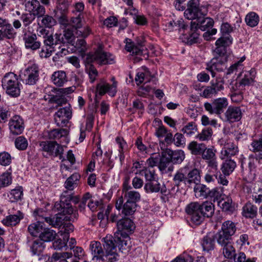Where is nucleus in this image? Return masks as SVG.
<instances>
[{
	"mask_svg": "<svg viewBox=\"0 0 262 262\" xmlns=\"http://www.w3.org/2000/svg\"><path fill=\"white\" fill-rule=\"evenodd\" d=\"M26 244L30 248L33 255H40L45 247L43 242L39 239H34L30 237H27Z\"/></svg>",
	"mask_w": 262,
	"mask_h": 262,
	"instance_id": "nucleus-22",
	"label": "nucleus"
},
{
	"mask_svg": "<svg viewBox=\"0 0 262 262\" xmlns=\"http://www.w3.org/2000/svg\"><path fill=\"white\" fill-rule=\"evenodd\" d=\"M224 256L227 259H232L235 258L236 256L235 248L233 247V243L222 246Z\"/></svg>",
	"mask_w": 262,
	"mask_h": 262,
	"instance_id": "nucleus-41",
	"label": "nucleus"
},
{
	"mask_svg": "<svg viewBox=\"0 0 262 262\" xmlns=\"http://www.w3.org/2000/svg\"><path fill=\"white\" fill-rule=\"evenodd\" d=\"M187 166L180 168L176 172L173 178V181L175 186L179 187L182 183L187 184Z\"/></svg>",
	"mask_w": 262,
	"mask_h": 262,
	"instance_id": "nucleus-29",
	"label": "nucleus"
},
{
	"mask_svg": "<svg viewBox=\"0 0 262 262\" xmlns=\"http://www.w3.org/2000/svg\"><path fill=\"white\" fill-rule=\"evenodd\" d=\"M117 226L118 231L123 234H127V233H132L135 229V225L133 221L129 218H123L117 222Z\"/></svg>",
	"mask_w": 262,
	"mask_h": 262,
	"instance_id": "nucleus-20",
	"label": "nucleus"
},
{
	"mask_svg": "<svg viewBox=\"0 0 262 262\" xmlns=\"http://www.w3.org/2000/svg\"><path fill=\"white\" fill-rule=\"evenodd\" d=\"M145 191L148 192H158L161 189V184L158 181L153 180L147 182L144 187Z\"/></svg>",
	"mask_w": 262,
	"mask_h": 262,
	"instance_id": "nucleus-48",
	"label": "nucleus"
},
{
	"mask_svg": "<svg viewBox=\"0 0 262 262\" xmlns=\"http://www.w3.org/2000/svg\"><path fill=\"white\" fill-rule=\"evenodd\" d=\"M214 21L210 17L201 16L197 21H191V29L193 31L198 30L200 29L202 31H205L207 29L212 27Z\"/></svg>",
	"mask_w": 262,
	"mask_h": 262,
	"instance_id": "nucleus-21",
	"label": "nucleus"
},
{
	"mask_svg": "<svg viewBox=\"0 0 262 262\" xmlns=\"http://www.w3.org/2000/svg\"><path fill=\"white\" fill-rule=\"evenodd\" d=\"M239 152L237 145L232 142H227L221 150V158L222 160L226 158H231V157L236 155Z\"/></svg>",
	"mask_w": 262,
	"mask_h": 262,
	"instance_id": "nucleus-25",
	"label": "nucleus"
},
{
	"mask_svg": "<svg viewBox=\"0 0 262 262\" xmlns=\"http://www.w3.org/2000/svg\"><path fill=\"white\" fill-rule=\"evenodd\" d=\"M24 214L20 211H17L15 214H10L4 218L2 222L6 226H15L18 224L24 218Z\"/></svg>",
	"mask_w": 262,
	"mask_h": 262,
	"instance_id": "nucleus-28",
	"label": "nucleus"
},
{
	"mask_svg": "<svg viewBox=\"0 0 262 262\" xmlns=\"http://www.w3.org/2000/svg\"><path fill=\"white\" fill-rule=\"evenodd\" d=\"M12 158L11 155L7 152L0 153V164L3 166H8L11 163Z\"/></svg>",
	"mask_w": 262,
	"mask_h": 262,
	"instance_id": "nucleus-61",
	"label": "nucleus"
},
{
	"mask_svg": "<svg viewBox=\"0 0 262 262\" xmlns=\"http://www.w3.org/2000/svg\"><path fill=\"white\" fill-rule=\"evenodd\" d=\"M212 129L210 127H207L198 133L195 136V139L201 142L208 141L212 138Z\"/></svg>",
	"mask_w": 262,
	"mask_h": 262,
	"instance_id": "nucleus-47",
	"label": "nucleus"
},
{
	"mask_svg": "<svg viewBox=\"0 0 262 262\" xmlns=\"http://www.w3.org/2000/svg\"><path fill=\"white\" fill-rule=\"evenodd\" d=\"M207 13V8L204 6H200L199 0H190L188 3L184 15L188 19H195L197 21L201 16H205Z\"/></svg>",
	"mask_w": 262,
	"mask_h": 262,
	"instance_id": "nucleus-4",
	"label": "nucleus"
},
{
	"mask_svg": "<svg viewBox=\"0 0 262 262\" xmlns=\"http://www.w3.org/2000/svg\"><path fill=\"white\" fill-rule=\"evenodd\" d=\"M2 86L6 93L12 97H17L20 93L21 84L17 75L12 72L6 73L2 79Z\"/></svg>",
	"mask_w": 262,
	"mask_h": 262,
	"instance_id": "nucleus-3",
	"label": "nucleus"
},
{
	"mask_svg": "<svg viewBox=\"0 0 262 262\" xmlns=\"http://www.w3.org/2000/svg\"><path fill=\"white\" fill-rule=\"evenodd\" d=\"M68 134L67 129H54L49 133V138L50 139H59L65 138Z\"/></svg>",
	"mask_w": 262,
	"mask_h": 262,
	"instance_id": "nucleus-50",
	"label": "nucleus"
},
{
	"mask_svg": "<svg viewBox=\"0 0 262 262\" xmlns=\"http://www.w3.org/2000/svg\"><path fill=\"white\" fill-rule=\"evenodd\" d=\"M137 204L126 201L122 207V213L125 216L133 215L136 210Z\"/></svg>",
	"mask_w": 262,
	"mask_h": 262,
	"instance_id": "nucleus-51",
	"label": "nucleus"
},
{
	"mask_svg": "<svg viewBox=\"0 0 262 262\" xmlns=\"http://www.w3.org/2000/svg\"><path fill=\"white\" fill-rule=\"evenodd\" d=\"M51 79L53 83L57 86H62L68 81L66 72L63 71L54 72L52 75Z\"/></svg>",
	"mask_w": 262,
	"mask_h": 262,
	"instance_id": "nucleus-33",
	"label": "nucleus"
},
{
	"mask_svg": "<svg viewBox=\"0 0 262 262\" xmlns=\"http://www.w3.org/2000/svg\"><path fill=\"white\" fill-rule=\"evenodd\" d=\"M28 145V141L24 136H19L15 139V146L18 150H25L27 148Z\"/></svg>",
	"mask_w": 262,
	"mask_h": 262,
	"instance_id": "nucleus-55",
	"label": "nucleus"
},
{
	"mask_svg": "<svg viewBox=\"0 0 262 262\" xmlns=\"http://www.w3.org/2000/svg\"><path fill=\"white\" fill-rule=\"evenodd\" d=\"M115 242L118 246L119 250L122 253H126L130 250V244L128 234H123L120 232H116L114 233Z\"/></svg>",
	"mask_w": 262,
	"mask_h": 262,
	"instance_id": "nucleus-16",
	"label": "nucleus"
},
{
	"mask_svg": "<svg viewBox=\"0 0 262 262\" xmlns=\"http://www.w3.org/2000/svg\"><path fill=\"white\" fill-rule=\"evenodd\" d=\"M217 204L223 211L226 212L232 213L235 210L234 205L232 204V201L230 198H227L226 200L223 199L220 200L217 202Z\"/></svg>",
	"mask_w": 262,
	"mask_h": 262,
	"instance_id": "nucleus-42",
	"label": "nucleus"
},
{
	"mask_svg": "<svg viewBox=\"0 0 262 262\" xmlns=\"http://www.w3.org/2000/svg\"><path fill=\"white\" fill-rule=\"evenodd\" d=\"M11 183V173L9 172L4 173L0 176V187H4L9 185Z\"/></svg>",
	"mask_w": 262,
	"mask_h": 262,
	"instance_id": "nucleus-62",
	"label": "nucleus"
},
{
	"mask_svg": "<svg viewBox=\"0 0 262 262\" xmlns=\"http://www.w3.org/2000/svg\"><path fill=\"white\" fill-rule=\"evenodd\" d=\"M225 121L229 123L238 121L242 118V111L239 107L229 106L225 113Z\"/></svg>",
	"mask_w": 262,
	"mask_h": 262,
	"instance_id": "nucleus-24",
	"label": "nucleus"
},
{
	"mask_svg": "<svg viewBox=\"0 0 262 262\" xmlns=\"http://www.w3.org/2000/svg\"><path fill=\"white\" fill-rule=\"evenodd\" d=\"M187 184L191 185L195 184H199L201 182V176L200 170L197 168H193L188 171L187 167V173L186 174Z\"/></svg>",
	"mask_w": 262,
	"mask_h": 262,
	"instance_id": "nucleus-34",
	"label": "nucleus"
},
{
	"mask_svg": "<svg viewBox=\"0 0 262 262\" xmlns=\"http://www.w3.org/2000/svg\"><path fill=\"white\" fill-rule=\"evenodd\" d=\"M217 243L222 246L233 243L232 236L230 235L226 234L225 233L220 230L215 235Z\"/></svg>",
	"mask_w": 262,
	"mask_h": 262,
	"instance_id": "nucleus-46",
	"label": "nucleus"
},
{
	"mask_svg": "<svg viewBox=\"0 0 262 262\" xmlns=\"http://www.w3.org/2000/svg\"><path fill=\"white\" fill-rule=\"evenodd\" d=\"M22 36L25 48L27 49L35 51L40 48L41 43L37 40L36 34L30 31H25L23 32Z\"/></svg>",
	"mask_w": 262,
	"mask_h": 262,
	"instance_id": "nucleus-12",
	"label": "nucleus"
},
{
	"mask_svg": "<svg viewBox=\"0 0 262 262\" xmlns=\"http://www.w3.org/2000/svg\"><path fill=\"white\" fill-rule=\"evenodd\" d=\"M250 149L253 152L262 151V137L258 140H254L251 144Z\"/></svg>",
	"mask_w": 262,
	"mask_h": 262,
	"instance_id": "nucleus-64",
	"label": "nucleus"
},
{
	"mask_svg": "<svg viewBox=\"0 0 262 262\" xmlns=\"http://www.w3.org/2000/svg\"><path fill=\"white\" fill-rule=\"evenodd\" d=\"M201 244L204 251H209L214 249L215 238L212 235L207 234L202 239Z\"/></svg>",
	"mask_w": 262,
	"mask_h": 262,
	"instance_id": "nucleus-40",
	"label": "nucleus"
},
{
	"mask_svg": "<svg viewBox=\"0 0 262 262\" xmlns=\"http://www.w3.org/2000/svg\"><path fill=\"white\" fill-rule=\"evenodd\" d=\"M117 81H114L112 84H110L105 81L102 80L96 85V93H98L100 96H103L105 93H108L110 96L113 97L117 92Z\"/></svg>",
	"mask_w": 262,
	"mask_h": 262,
	"instance_id": "nucleus-13",
	"label": "nucleus"
},
{
	"mask_svg": "<svg viewBox=\"0 0 262 262\" xmlns=\"http://www.w3.org/2000/svg\"><path fill=\"white\" fill-rule=\"evenodd\" d=\"M190 154L195 156H201L206 148V145L204 143H199L196 141L190 142L187 147Z\"/></svg>",
	"mask_w": 262,
	"mask_h": 262,
	"instance_id": "nucleus-27",
	"label": "nucleus"
},
{
	"mask_svg": "<svg viewBox=\"0 0 262 262\" xmlns=\"http://www.w3.org/2000/svg\"><path fill=\"white\" fill-rule=\"evenodd\" d=\"M83 19L84 15L82 13H75L70 20L69 19L68 26L72 27L77 31V30L81 29Z\"/></svg>",
	"mask_w": 262,
	"mask_h": 262,
	"instance_id": "nucleus-35",
	"label": "nucleus"
},
{
	"mask_svg": "<svg viewBox=\"0 0 262 262\" xmlns=\"http://www.w3.org/2000/svg\"><path fill=\"white\" fill-rule=\"evenodd\" d=\"M236 230V226L234 223L231 221L224 222L222 226L221 231L226 234L232 236Z\"/></svg>",
	"mask_w": 262,
	"mask_h": 262,
	"instance_id": "nucleus-43",
	"label": "nucleus"
},
{
	"mask_svg": "<svg viewBox=\"0 0 262 262\" xmlns=\"http://www.w3.org/2000/svg\"><path fill=\"white\" fill-rule=\"evenodd\" d=\"M92 254L93 255V260L97 261H103L104 252L99 242L93 241L90 244Z\"/></svg>",
	"mask_w": 262,
	"mask_h": 262,
	"instance_id": "nucleus-26",
	"label": "nucleus"
},
{
	"mask_svg": "<svg viewBox=\"0 0 262 262\" xmlns=\"http://www.w3.org/2000/svg\"><path fill=\"white\" fill-rule=\"evenodd\" d=\"M104 256L108 262L116 261L118 260L117 245L115 242V236L107 235L103 238Z\"/></svg>",
	"mask_w": 262,
	"mask_h": 262,
	"instance_id": "nucleus-6",
	"label": "nucleus"
},
{
	"mask_svg": "<svg viewBox=\"0 0 262 262\" xmlns=\"http://www.w3.org/2000/svg\"><path fill=\"white\" fill-rule=\"evenodd\" d=\"M54 17L58 23L64 28L68 27L69 24V8L57 5L54 10Z\"/></svg>",
	"mask_w": 262,
	"mask_h": 262,
	"instance_id": "nucleus-15",
	"label": "nucleus"
},
{
	"mask_svg": "<svg viewBox=\"0 0 262 262\" xmlns=\"http://www.w3.org/2000/svg\"><path fill=\"white\" fill-rule=\"evenodd\" d=\"M197 130V126L193 122H190L185 125L182 129L181 132L183 134L191 135Z\"/></svg>",
	"mask_w": 262,
	"mask_h": 262,
	"instance_id": "nucleus-57",
	"label": "nucleus"
},
{
	"mask_svg": "<svg viewBox=\"0 0 262 262\" xmlns=\"http://www.w3.org/2000/svg\"><path fill=\"white\" fill-rule=\"evenodd\" d=\"M140 193L134 190H130L129 191H126L124 193V199L132 203H137L140 200Z\"/></svg>",
	"mask_w": 262,
	"mask_h": 262,
	"instance_id": "nucleus-53",
	"label": "nucleus"
},
{
	"mask_svg": "<svg viewBox=\"0 0 262 262\" xmlns=\"http://www.w3.org/2000/svg\"><path fill=\"white\" fill-rule=\"evenodd\" d=\"M80 178V176L77 173H74L68 178L64 183V187L67 189V191L72 192V191L77 186Z\"/></svg>",
	"mask_w": 262,
	"mask_h": 262,
	"instance_id": "nucleus-37",
	"label": "nucleus"
},
{
	"mask_svg": "<svg viewBox=\"0 0 262 262\" xmlns=\"http://www.w3.org/2000/svg\"><path fill=\"white\" fill-rule=\"evenodd\" d=\"M255 78L254 71L251 70L245 72L244 77L239 81H236L233 89L234 91H238L241 92L245 89V86L249 85L254 81Z\"/></svg>",
	"mask_w": 262,
	"mask_h": 262,
	"instance_id": "nucleus-18",
	"label": "nucleus"
},
{
	"mask_svg": "<svg viewBox=\"0 0 262 262\" xmlns=\"http://www.w3.org/2000/svg\"><path fill=\"white\" fill-rule=\"evenodd\" d=\"M57 234L55 231L49 228H43L39 239L42 242H50L55 239Z\"/></svg>",
	"mask_w": 262,
	"mask_h": 262,
	"instance_id": "nucleus-39",
	"label": "nucleus"
},
{
	"mask_svg": "<svg viewBox=\"0 0 262 262\" xmlns=\"http://www.w3.org/2000/svg\"><path fill=\"white\" fill-rule=\"evenodd\" d=\"M170 156L171 157V162L173 164L181 163L185 158V155L183 150H171L169 149Z\"/></svg>",
	"mask_w": 262,
	"mask_h": 262,
	"instance_id": "nucleus-45",
	"label": "nucleus"
},
{
	"mask_svg": "<svg viewBox=\"0 0 262 262\" xmlns=\"http://www.w3.org/2000/svg\"><path fill=\"white\" fill-rule=\"evenodd\" d=\"M227 61V56L214 57L207 63L206 70L210 72L212 76L214 77L215 76V71L221 72L226 68Z\"/></svg>",
	"mask_w": 262,
	"mask_h": 262,
	"instance_id": "nucleus-11",
	"label": "nucleus"
},
{
	"mask_svg": "<svg viewBox=\"0 0 262 262\" xmlns=\"http://www.w3.org/2000/svg\"><path fill=\"white\" fill-rule=\"evenodd\" d=\"M241 167L243 170H244L245 166L246 167L248 164L249 170L250 172H255L257 169L262 168V154L251 155L248 159H241Z\"/></svg>",
	"mask_w": 262,
	"mask_h": 262,
	"instance_id": "nucleus-9",
	"label": "nucleus"
},
{
	"mask_svg": "<svg viewBox=\"0 0 262 262\" xmlns=\"http://www.w3.org/2000/svg\"><path fill=\"white\" fill-rule=\"evenodd\" d=\"M257 208L250 202L243 207V215L247 218H254L257 215Z\"/></svg>",
	"mask_w": 262,
	"mask_h": 262,
	"instance_id": "nucleus-38",
	"label": "nucleus"
},
{
	"mask_svg": "<svg viewBox=\"0 0 262 262\" xmlns=\"http://www.w3.org/2000/svg\"><path fill=\"white\" fill-rule=\"evenodd\" d=\"M72 199V192L64 191L61 195L60 201L55 204L54 208L59 214L70 215L68 216L69 221L74 222L78 219V213L70 203Z\"/></svg>",
	"mask_w": 262,
	"mask_h": 262,
	"instance_id": "nucleus-2",
	"label": "nucleus"
},
{
	"mask_svg": "<svg viewBox=\"0 0 262 262\" xmlns=\"http://www.w3.org/2000/svg\"><path fill=\"white\" fill-rule=\"evenodd\" d=\"M245 21L247 25L253 27L258 24L259 17L255 13L250 12L246 15Z\"/></svg>",
	"mask_w": 262,
	"mask_h": 262,
	"instance_id": "nucleus-54",
	"label": "nucleus"
},
{
	"mask_svg": "<svg viewBox=\"0 0 262 262\" xmlns=\"http://www.w3.org/2000/svg\"><path fill=\"white\" fill-rule=\"evenodd\" d=\"M35 17L32 13H23L20 16L24 26L27 27L30 25L35 19Z\"/></svg>",
	"mask_w": 262,
	"mask_h": 262,
	"instance_id": "nucleus-59",
	"label": "nucleus"
},
{
	"mask_svg": "<svg viewBox=\"0 0 262 262\" xmlns=\"http://www.w3.org/2000/svg\"><path fill=\"white\" fill-rule=\"evenodd\" d=\"M42 150L48 155L54 157H59L61 161L64 160L63 156V149L59 144L56 141H42L40 143Z\"/></svg>",
	"mask_w": 262,
	"mask_h": 262,
	"instance_id": "nucleus-7",
	"label": "nucleus"
},
{
	"mask_svg": "<svg viewBox=\"0 0 262 262\" xmlns=\"http://www.w3.org/2000/svg\"><path fill=\"white\" fill-rule=\"evenodd\" d=\"M72 112L71 105L68 104L65 107H60L54 114V121L58 126H66L72 118Z\"/></svg>",
	"mask_w": 262,
	"mask_h": 262,
	"instance_id": "nucleus-10",
	"label": "nucleus"
},
{
	"mask_svg": "<svg viewBox=\"0 0 262 262\" xmlns=\"http://www.w3.org/2000/svg\"><path fill=\"white\" fill-rule=\"evenodd\" d=\"M202 158L204 160H210L213 159L216 156V150L213 147L206 148L203 154H201Z\"/></svg>",
	"mask_w": 262,
	"mask_h": 262,
	"instance_id": "nucleus-58",
	"label": "nucleus"
},
{
	"mask_svg": "<svg viewBox=\"0 0 262 262\" xmlns=\"http://www.w3.org/2000/svg\"><path fill=\"white\" fill-rule=\"evenodd\" d=\"M40 18L41 25L46 28H51L57 23L56 19L49 15L44 14Z\"/></svg>",
	"mask_w": 262,
	"mask_h": 262,
	"instance_id": "nucleus-52",
	"label": "nucleus"
},
{
	"mask_svg": "<svg viewBox=\"0 0 262 262\" xmlns=\"http://www.w3.org/2000/svg\"><path fill=\"white\" fill-rule=\"evenodd\" d=\"M11 202H15L21 200L23 197V188L21 186H18L12 189L8 195Z\"/></svg>",
	"mask_w": 262,
	"mask_h": 262,
	"instance_id": "nucleus-44",
	"label": "nucleus"
},
{
	"mask_svg": "<svg viewBox=\"0 0 262 262\" xmlns=\"http://www.w3.org/2000/svg\"><path fill=\"white\" fill-rule=\"evenodd\" d=\"M209 189V188L207 187L205 185L200 184L199 183V184L196 185L194 187V192L197 198H201L203 199L207 198Z\"/></svg>",
	"mask_w": 262,
	"mask_h": 262,
	"instance_id": "nucleus-49",
	"label": "nucleus"
},
{
	"mask_svg": "<svg viewBox=\"0 0 262 262\" xmlns=\"http://www.w3.org/2000/svg\"><path fill=\"white\" fill-rule=\"evenodd\" d=\"M214 211V205L208 201L202 204L191 202L185 208V211L190 216L191 222L196 225L201 224L205 217L212 216Z\"/></svg>",
	"mask_w": 262,
	"mask_h": 262,
	"instance_id": "nucleus-1",
	"label": "nucleus"
},
{
	"mask_svg": "<svg viewBox=\"0 0 262 262\" xmlns=\"http://www.w3.org/2000/svg\"><path fill=\"white\" fill-rule=\"evenodd\" d=\"M43 228V223L41 221H37L28 226V231L31 236L39 237Z\"/></svg>",
	"mask_w": 262,
	"mask_h": 262,
	"instance_id": "nucleus-36",
	"label": "nucleus"
},
{
	"mask_svg": "<svg viewBox=\"0 0 262 262\" xmlns=\"http://www.w3.org/2000/svg\"><path fill=\"white\" fill-rule=\"evenodd\" d=\"M232 42V39L231 37H221L219 38L215 42L216 48L214 50L216 54L215 57H222V56H227L226 47L231 44Z\"/></svg>",
	"mask_w": 262,
	"mask_h": 262,
	"instance_id": "nucleus-17",
	"label": "nucleus"
},
{
	"mask_svg": "<svg viewBox=\"0 0 262 262\" xmlns=\"http://www.w3.org/2000/svg\"><path fill=\"white\" fill-rule=\"evenodd\" d=\"M228 102L227 98H219L214 99L212 103L206 102L204 103V108L206 111L211 114L221 115L227 107Z\"/></svg>",
	"mask_w": 262,
	"mask_h": 262,
	"instance_id": "nucleus-8",
	"label": "nucleus"
},
{
	"mask_svg": "<svg viewBox=\"0 0 262 262\" xmlns=\"http://www.w3.org/2000/svg\"><path fill=\"white\" fill-rule=\"evenodd\" d=\"M169 152V149H166L162 151L161 155L159 154V168L161 171L165 170L171 162V157L170 156Z\"/></svg>",
	"mask_w": 262,
	"mask_h": 262,
	"instance_id": "nucleus-30",
	"label": "nucleus"
},
{
	"mask_svg": "<svg viewBox=\"0 0 262 262\" xmlns=\"http://www.w3.org/2000/svg\"><path fill=\"white\" fill-rule=\"evenodd\" d=\"M224 81L221 79H216L211 81L210 86L215 95H216L219 92L224 90Z\"/></svg>",
	"mask_w": 262,
	"mask_h": 262,
	"instance_id": "nucleus-56",
	"label": "nucleus"
},
{
	"mask_svg": "<svg viewBox=\"0 0 262 262\" xmlns=\"http://www.w3.org/2000/svg\"><path fill=\"white\" fill-rule=\"evenodd\" d=\"M159 153H153L150 157L147 160L146 163L150 167H154L156 166L159 167Z\"/></svg>",
	"mask_w": 262,
	"mask_h": 262,
	"instance_id": "nucleus-60",
	"label": "nucleus"
},
{
	"mask_svg": "<svg viewBox=\"0 0 262 262\" xmlns=\"http://www.w3.org/2000/svg\"><path fill=\"white\" fill-rule=\"evenodd\" d=\"M126 40L127 41L125 45V49L127 51L132 53L133 55L142 56L145 59L148 57L146 49L137 46L135 42L131 41L130 39H126Z\"/></svg>",
	"mask_w": 262,
	"mask_h": 262,
	"instance_id": "nucleus-23",
	"label": "nucleus"
},
{
	"mask_svg": "<svg viewBox=\"0 0 262 262\" xmlns=\"http://www.w3.org/2000/svg\"><path fill=\"white\" fill-rule=\"evenodd\" d=\"M27 78L26 79V83L29 85L35 84L38 80L39 72L37 68L31 67L26 70Z\"/></svg>",
	"mask_w": 262,
	"mask_h": 262,
	"instance_id": "nucleus-32",
	"label": "nucleus"
},
{
	"mask_svg": "<svg viewBox=\"0 0 262 262\" xmlns=\"http://www.w3.org/2000/svg\"><path fill=\"white\" fill-rule=\"evenodd\" d=\"M9 127L12 134L15 135L21 134L24 129L23 119L18 115L13 116L9 120Z\"/></svg>",
	"mask_w": 262,
	"mask_h": 262,
	"instance_id": "nucleus-19",
	"label": "nucleus"
},
{
	"mask_svg": "<svg viewBox=\"0 0 262 262\" xmlns=\"http://www.w3.org/2000/svg\"><path fill=\"white\" fill-rule=\"evenodd\" d=\"M16 34L9 20L0 17V40H3L5 38H14Z\"/></svg>",
	"mask_w": 262,
	"mask_h": 262,
	"instance_id": "nucleus-14",
	"label": "nucleus"
},
{
	"mask_svg": "<svg viewBox=\"0 0 262 262\" xmlns=\"http://www.w3.org/2000/svg\"><path fill=\"white\" fill-rule=\"evenodd\" d=\"M85 62L88 64L95 62L99 65L113 64L115 62V57L110 53L98 50L94 53L87 54Z\"/></svg>",
	"mask_w": 262,
	"mask_h": 262,
	"instance_id": "nucleus-5",
	"label": "nucleus"
},
{
	"mask_svg": "<svg viewBox=\"0 0 262 262\" xmlns=\"http://www.w3.org/2000/svg\"><path fill=\"white\" fill-rule=\"evenodd\" d=\"M223 162L221 170L225 176H229L234 170L236 164L234 159L226 158Z\"/></svg>",
	"mask_w": 262,
	"mask_h": 262,
	"instance_id": "nucleus-31",
	"label": "nucleus"
},
{
	"mask_svg": "<svg viewBox=\"0 0 262 262\" xmlns=\"http://www.w3.org/2000/svg\"><path fill=\"white\" fill-rule=\"evenodd\" d=\"M32 14L34 15V16H37L38 18L42 17L46 13V10L45 7L41 5L38 2L36 6L33 8V10L31 11Z\"/></svg>",
	"mask_w": 262,
	"mask_h": 262,
	"instance_id": "nucleus-63",
	"label": "nucleus"
}]
</instances>
